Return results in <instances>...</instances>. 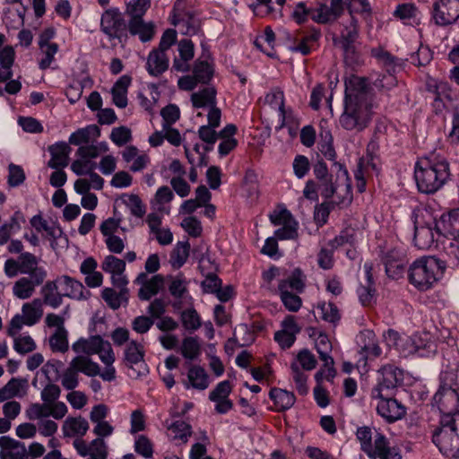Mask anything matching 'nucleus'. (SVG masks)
<instances>
[{"mask_svg": "<svg viewBox=\"0 0 459 459\" xmlns=\"http://www.w3.org/2000/svg\"><path fill=\"white\" fill-rule=\"evenodd\" d=\"M368 79L351 75L345 81L344 108L339 122L348 131L361 132L370 123L375 108Z\"/></svg>", "mask_w": 459, "mask_h": 459, "instance_id": "nucleus-1", "label": "nucleus"}, {"mask_svg": "<svg viewBox=\"0 0 459 459\" xmlns=\"http://www.w3.org/2000/svg\"><path fill=\"white\" fill-rule=\"evenodd\" d=\"M450 175L449 163L439 154L430 153L415 163L414 178L420 193H436L447 183Z\"/></svg>", "mask_w": 459, "mask_h": 459, "instance_id": "nucleus-2", "label": "nucleus"}, {"mask_svg": "<svg viewBox=\"0 0 459 459\" xmlns=\"http://www.w3.org/2000/svg\"><path fill=\"white\" fill-rule=\"evenodd\" d=\"M72 350L81 355L91 357L98 354L101 362L105 365L102 380L107 382L114 381L117 377V371L113 366L116 357L109 342L105 341L100 335H92L88 338H80L72 345Z\"/></svg>", "mask_w": 459, "mask_h": 459, "instance_id": "nucleus-3", "label": "nucleus"}, {"mask_svg": "<svg viewBox=\"0 0 459 459\" xmlns=\"http://www.w3.org/2000/svg\"><path fill=\"white\" fill-rule=\"evenodd\" d=\"M446 268L445 261L436 256H422L410 265L409 281L420 290H427L442 278Z\"/></svg>", "mask_w": 459, "mask_h": 459, "instance_id": "nucleus-4", "label": "nucleus"}, {"mask_svg": "<svg viewBox=\"0 0 459 459\" xmlns=\"http://www.w3.org/2000/svg\"><path fill=\"white\" fill-rule=\"evenodd\" d=\"M439 451L451 457H459V412L442 415L439 426L432 435Z\"/></svg>", "mask_w": 459, "mask_h": 459, "instance_id": "nucleus-5", "label": "nucleus"}, {"mask_svg": "<svg viewBox=\"0 0 459 459\" xmlns=\"http://www.w3.org/2000/svg\"><path fill=\"white\" fill-rule=\"evenodd\" d=\"M305 276L300 269L296 268L288 279L281 280L278 285L281 300L286 309L290 312H297L302 305V300L297 294L290 290L302 292L305 288Z\"/></svg>", "mask_w": 459, "mask_h": 459, "instance_id": "nucleus-6", "label": "nucleus"}, {"mask_svg": "<svg viewBox=\"0 0 459 459\" xmlns=\"http://www.w3.org/2000/svg\"><path fill=\"white\" fill-rule=\"evenodd\" d=\"M432 223L434 230H459V207L444 212L437 221L426 210L414 213V230H432Z\"/></svg>", "mask_w": 459, "mask_h": 459, "instance_id": "nucleus-7", "label": "nucleus"}, {"mask_svg": "<svg viewBox=\"0 0 459 459\" xmlns=\"http://www.w3.org/2000/svg\"><path fill=\"white\" fill-rule=\"evenodd\" d=\"M44 313L41 299L36 298L22 306V314L15 315L9 325L8 334L14 337L23 325L32 326L42 317Z\"/></svg>", "mask_w": 459, "mask_h": 459, "instance_id": "nucleus-8", "label": "nucleus"}, {"mask_svg": "<svg viewBox=\"0 0 459 459\" xmlns=\"http://www.w3.org/2000/svg\"><path fill=\"white\" fill-rule=\"evenodd\" d=\"M403 380V372L394 365H385L377 371V385L371 391V397L394 395L395 390Z\"/></svg>", "mask_w": 459, "mask_h": 459, "instance_id": "nucleus-9", "label": "nucleus"}, {"mask_svg": "<svg viewBox=\"0 0 459 459\" xmlns=\"http://www.w3.org/2000/svg\"><path fill=\"white\" fill-rule=\"evenodd\" d=\"M333 167L336 169V177L339 183L335 187L333 196L331 197L332 200L328 203H330V205L333 208L335 206L339 208H345L348 207L352 201L349 173L345 166L340 162H333Z\"/></svg>", "mask_w": 459, "mask_h": 459, "instance_id": "nucleus-10", "label": "nucleus"}, {"mask_svg": "<svg viewBox=\"0 0 459 459\" xmlns=\"http://www.w3.org/2000/svg\"><path fill=\"white\" fill-rule=\"evenodd\" d=\"M382 261L387 276L392 279H399L403 275L409 259L404 248L394 247L383 254Z\"/></svg>", "mask_w": 459, "mask_h": 459, "instance_id": "nucleus-11", "label": "nucleus"}, {"mask_svg": "<svg viewBox=\"0 0 459 459\" xmlns=\"http://www.w3.org/2000/svg\"><path fill=\"white\" fill-rule=\"evenodd\" d=\"M68 411V408L63 402L56 401L49 404L31 403L25 411L26 417L30 420L52 416L55 420L63 419Z\"/></svg>", "mask_w": 459, "mask_h": 459, "instance_id": "nucleus-12", "label": "nucleus"}, {"mask_svg": "<svg viewBox=\"0 0 459 459\" xmlns=\"http://www.w3.org/2000/svg\"><path fill=\"white\" fill-rule=\"evenodd\" d=\"M459 18V0H437L433 4V19L441 26L452 24Z\"/></svg>", "mask_w": 459, "mask_h": 459, "instance_id": "nucleus-13", "label": "nucleus"}, {"mask_svg": "<svg viewBox=\"0 0 459 459\" xmlns=\"http://www.w3.org/2000/svg\"><path fill=\"white\" fill-rule=\"evenodd\" d=\"M100 30L109 39L120 38L121 33L126 30V23L117 9H108L103 13Z\"/></svg>", "mask_w": 459, "mask_h": 459, "instance_id": "nucleus-14", "label": "nucleus"}, {"mask_svg": "<svg viewBox=\"0 0 459 459\" xmlns=\"http://www.w3.org/2000/svg\"><path fill=\"white\" fill-rule=\"evenodd\" d=\"M377 399V413L388 422H394L401 420L406 414L405 407L394 398V395L386 397H372Z\"/></svg>", "mask_w": 459, "mask_h": 459, "instance_id": "nucleus-15", "label": "nucleus"}, {"mask_svg": "<svg viewBox=\"0 0 459 459\" xmlns=\"http://www.w3.org/2000/svg\"><path fill=\"white\" fill-rule=\"evenodd\" d=\"M24 238L33 247L39 246L41 240L48 241L53 249L68 247V238L63 231H30L24 235Z\"/></svg>", "mask_w": 459, "mask_h": 459, "instance_id": "nucleus-16", "label": "nucleus"}, {"mask_svg": "<svg viewBox=\"0 0 459 459\" xmlns=\"http://www.w3.org/2000/svg\"><path fill=\"white\" fill-rule=\"evenodd\" d=\"M344 11L343 0H331L330 5L320 4L314 8L312 20L317 23H329L336 21Z\"/></svg>", "mask_w": 459, "mask_h": 459, "instance_id": "nucleus-17", "label": "nucleus"}, {"mask_svg": "<svg viewBox=\"0 0 459 459\" xmlns=\"http://www.w3.org/2000/svg\"><path fill=\"white\" fill-rule=\"evenodd\" d=\"M433 401L443 415L452 413L459 406V394L451 385H441L435 394Z\"/></svg>", "mask_w": 459, "mask_h": 459, "instance_id": "nucleus-18", "label": "nucleus"}, {"mask_svg": "<svg viewBox=\"0 0 459 459\" xmlns=\"http://www.w3.org/2000/svg\"><path fill=\"white\" fill-rule=\"evenodd\" d=\"M101 269L111 274V281L113 285H127L128 280L124 274L126 270V262L112 255H107L102 264Z\"/></svg>", "mask_w": 459, "mask_h": 459, "instance_id": "nucleus-19", "label": "nucleus"}, {"mask_svg": "<svg viewBox=\"0 0 459 459\" xmlns=\"http://www.w3.org/2000/svg\"><path fill=\"white\" fill-rule=\"evenodd\" d=\"M43 274L34 273L33 277H22L13 286V294L20 299H30L35 292L37 286L44 282Z\"/></svg>", "mask_w": 459, "mask_h": 459, "instance_id": "nucleus-20", "label": "nucleus"}, {"mask_svg": "<svg viewBox=\"0 0 459 459\" xmlns=\"http://www.w3.org/2000/svg\"><path fill=\"white\" fill-rule=\"evenodd\" d=\"M169 58L166 52L153 48L148 54L145 68L151 76L158 77L161 75L169 69Z\"/></svg>", "mask_w": 459, "mask_h": 459, "instance_id": "nucleus-21", "label": "nucleus"}, {"mask_svg": "<svg viewBox=\"0 0 459 459\" xmlns=\"http://www.w3.org/2000/svg\"><path fill=\"white\" fill-rule=\"evenodd\" d=\"M1 459H27L28 450L23 443L10 437H0Z\"/></svg>", "mask_w": 459, "mask_h": 459, "instance_id": "nucleus-22", "label": "nucleus"}, {"mask_svg": "<svg viewBox=\"0 0 459 459\" xmlns=\"http://www.w3.org/2000/svg\"><path fill=\"white\" fill-rule=\"evenodd\" d=\"M50 160L48 166L53 169H64L68 166L71 148L65 142H57L48 147Z\"/></svg>", "mask_w": 459, "mask_h": 459, "instance_id": "nucleus-23", "label": "nucleus"}, {"mask_svg": "<svg viewBox=\"0 0 459 459\" xmlns=\"http://www.w3.org/2000/svg\"><path fill=\"white\" fill-rule=\"evenodd\" d=\"M69 364L78 374L82 373L90 377L100 376L102 378L104 374V370L101 371L100 365L93 361L91 357L78 355Z\"/></svg>", "mask_w": 459, "mask_h": 459, "instance_id": "nucleus-24", "label": "nucleus"}, {"mask_svg": "<svg viewBox=\"0 0 459 459\" xmlns=\"http://www.w3.org/2000/svg\"><path fill=\"white\" fill-rule=\"evenodd\" d=\"M271 223L279 230H297L298 222L283 205L277 206L269 214Z\"/></svg>", "mask_w": 459, "mask_h": 459, "instance_id": "nucleus-25", "label": "nucleus"}, {"mask_svg": "<svg viewBox=\"0 0 459 459\" xmlns=\"http://www.w3.org/2000/svg\"><path fill=\"white\" fill-rule=\"evenodd\" d=\"M363 269L366 276V283L360 284V287L358 289V294L360 302L364 306H368L374 299L376 290L374 288V281H373V264L372 263L367 262L363 265Z\"/></svg>", "mask_w": 459, "mask_h": 459, "instance_id": "nucleus-26", "label": "nucleus"}, {"mask_svg": "<svg viewBox=\"0 0 459 459\" xmlns=\"http://www.w3.org/2000/svg\"><path fill=\"white\" fill-rule=\"evenodd\" d=\"M58 278L55 281H47L40 290L43 305L46 304L52 308H57L63 303L62 290H58Z\"/></svg>", "mask_w": 459, "mask_h": 459, "instance_id": "nucleus-27", "label": "nucleus"}, {"mask_svg": "<svg viewBox=\"0 0 459 459\" xmlns=\"http://www.w3.org/2000/svg\"><path fill=\"white\" fill-rule=\"evenodd\" d=\"M174 199L173 191L167 186L159 187L151 200V207L160 213L169 214L170 212V202Z\"/></svg>", "mask_w": 459, "mask_h": 459, "instance_id": "nucleus-28", "label": "nucleus"}, {"mask_svg": "<svg viewBox=\"0 0 459 459\" xmlns=\"http://www.w3.org/2000/svg\"><path fill=\"white\" fill-rule=\"evenodd\" d=\"M122 158L126 163H131L129 169L132 172L143 170L150 163V158L146 154H139L134 146H127L122 152Z\"/></svg>", "mask_w": 459, "mask_h": 459, "instance_id": "nucleus-29", "label": "nucleus"}, {"mask_svg": "<svg viewBox=\"0 0 459 459\" xmlns=\"http://www.w3.org/2000/svg\"><path fill=\"white\" fill-rule=\"evenodd\" d=\"M442 244L449 259L446 262V266L455 268L459 266V235H455V231H446L444 234Z\"/></svg>", "mask_w": 459, "mask_h": 459, "instance_id": "nucleus-30", "label": "nucleus"}, {"mask_svg": "<svg viewBox=\"0 0 459 459\" xmlns=\"http://www.w3.org/2000/svg\"><path fill=\"white\" fill-rule=\"evenodd\" d=\"M58 284L62 289V295L74 299H86L84 295L85 288L82 282L67 276L58 277Z\"/></svg>", "mask_w": 459, "mask_h": 459, "instance_id": "nucleus-31", "label": "nucleus"}, {"mask_svg": "<svg viewBox=\"0 0 459 459\" xmlns=\"http://www.w3.org/2000/svg\"><path fill=\"white\" fill-rule=\"evenodd\" d=\"M15 50L9 45L0 49V82L8 81L13 76L12 67L14 63Z\"/></svg>", "mask_w": 459, "mask_h": 459, "instance_id": "nucleus-32", "label": "nucleus"}, {"mask_svg": "<svg viewBox=\"0 0 459 459\" xmlns=\"http://www.w3.org/2000/svg\"><path fill=\"white\" fill-rule=\"evenodd\" d=\"M131 84V77L122 75L113 85L111 89L113 103L120 108L127 106V90Z\"/></svg>", "mask_w": 459, "mask_h": 459, "instance_id": "nucleus-33", "label": "nucleus"}, {"mask_svg": "<svg viewBox=\"0 0 459 459\" xmlns=\"http://www.w3.org/2000/svg\"><path fill=\"white\" fill-rule=\"evenodd\" d=\"M186 388L205 390L209 386V377L206 371L200 366H191L187 372V382Z\"/></svg>", "mask_w": 459, "mask_h": 459, "instance_id": "nucleus-34", "label": "nucleus"}, {"mask_svg": "<svg viewBox=\"0 0 459 459\" xmlns=\"http://www.w3.org/2000/svg\"><path fill=\"white\" fill-rule=\"evenodd\" d=\"M114 286L119 289L118 293H117L112 288H105L102 290L101 297L112 309H117L123 302H127L129 290L127 289V285Z\"/></svg>", "mask_w": 459, "mask_h": 459, "instance_id": "nucleus-35", "label": "nucleus"}, {"mask_svg": "<svg viewBox=\"0 0 459 459\" xmlns=\"http://www.w3.org/2000/svg\"><path fill=\"white\" fill-rule=\"evenodd\" d=\"M357 342L366 357H378L381 354V349L376 342L375 333L370 330H364L357 337Z\"/></svg>", "mask_w": 459, "mask_h": 459, "instance_id": "nucleus-36", "label": "nucleus"}, {"mask_svg": "<svg viewBox=\"0 0 459 459\" xmlns=\"http://www.w3.org/2000/svg\"><path fill=\"white\" fill-rule=\"evenodd\" d=\"M195 108H212L216 105V91L213 87H205L191 95Z\"/></svg>", "mask_w": 459, "mask_h": 459, "instance_id": "nucleus-37", "label": "nucleus"}, {"mask_svg": "<svg viewBox=\"0 0 459 459\" xmlns=\"http://www.w3.org/2000/svg\"><path fill=\"white\" fill-rule=\"evenodd\" d=\"M128 30L132 35H137L142 42L151 41L155 34L154 24L143 20H130Z\"/></svg>", "mask_w": 459, "mask_h": 459, "instance_id": "nucleus-38", "label": "nucleus"}, {"mask_svg": "<svg viewBox=\"0 0 459 459\" xmlns=\"http://www.w3.org/2000/svg\"><path fill=\"white\" fill-rule=\"evenodd\" d=\"M320 38V32L317 30H314L311 33L305 35L302 37L300 40L293 41L289 46V50L295 53H300L303 56L309 55Z\"/></svg>", "mask_w": 459, "mask_h": 459, "instance_id": "nucleus-39", "label": "nucleus"}, {"mask_svg": "<svg viewBox=\"0 0 459 459\" xmlns=\"http://www.w3.org/2000/svg\"><path fill=\"white\" fill-rule=\"evenodd\" d=\"M316 346L320 359L325 362V367L327 368V378L329 379L330 377H333V359L331 356H329V351L332 349V345L328 337L325 334H320L316 342Z\"/></svg>", "mask_w": 459, "mask_h": 459, "instance_id": "nucleus-40", "label": "nucleus"}, {"mask_svg": "<svg viewBox=\"0 0 459 459\" xmlns=\"http://www.w3.org/2000/svg\"><path fill=\"white\" fill-rule=\"evenodd\" d=\"M62 429L65 437H82L89 429V423L82 417H68L65 420Z\"/></svg>", "mask_w": 459, "mask_h": 459, "instance_id": "nucleus-41", "label": "nucleus"}, {"mask_svg": "<svg viewBox=\"0 0 459 459\" xmlns=\"http://www.w3.org/2000/svg\"><path fill=\"white\" fill-rule=\"evenodd\" d=\"M18 260L21 266V273L33 277L34 273H40L43 274V280L47 278V271L43 267L38 266L39 262L34 255L30 253H22L18 257Z\"/></svg>", "mask_w": 459, "mask_h": 459, "instance_id": "nucleus-42", "label": "nucleus"}, {"mask_svg": "<svg viewBox=\"0 0 459 459\" xmlns=\"http://www.w3.org/2000/svg\"><path fill=\"white\" fill-rule=\"evenodd\" d=\"M26 380L12 378L4 386L0 388V402L7 401L15 396H22L26 391Z\"/></svg>", "mask_w": 459, "mask_h": 459, "instance_id": "nucleus-43", "label": "nucleus"}, {"mask_svg": "<svg viewBox=\"0 0 459 459\" xmlns=\"http://www.w3.org/2000/svg\"><path fill=\"white\" fill-rule=\"evenodd\" d=\"M420 11L418 7L411 3H403L396 6L394 11V17L399 19L404 24H412L419 20Z\"/></svg>", "mask_w": 459, "mask_h": 459, "instance_id": "nucleus-44", "label": "nucleus"}, {"mask_svg": "<svg viewBox=\"0 0 459 459\" xmlns=\"http://www.w3.org/2000/svg\"><path fill=\"white\" fill-rule=\"evenodd\" d=\"M359 37V22L351 15L348 24L343 26L341 31V44L342 47L347 51L351 48L352 44L357 40Z\"/></svg>", "mask_w": 459, "mask_h": 459, "instance_id": "nucleus-45", "label": "nucleus"}, {"mask_svg": "<svg viewBox=\"0 0 459 459\" xmlns=\"http://www.w3.org/2000/svg\"><path fill=\"white\" fill-rule=\"evenodd\" d=\"M269 396L274 402L277 411H286L290 409L293 406L296 400L293 393L281 388H272Z\"/></svg>", "mask_w": 459, "mask_h": 459, "instance_id": "nucleus-46", "label": "nucleus"}, {"mask_svg": "<svg viewBox=\"0 0 459 459\" xmlns=\"http://www.w3.org/2000/svg\"><path fill=\"white\" fill-rule=\"evenodd\" d=\"M437 237L435 238L433 231H414L413 234V242L414 245L419 249H429L432 246L435 245V243H437L440 241L439 238L444 237V235L441 234V231H436Z\"/></svg>", "mask_w": 459, "mask_h": 459, "instance_id": "nucleus-47", "label": "nucleus"}, {"mask_svg": "<svg viewBox=\"0 0 459 459\" xmlns=\"http://www.w3.org/2000/svg\"><path fill=\"white\" fill-rule=\"evenodd\" d=\"M317 316L325 322L335 325L341 319V315L337 307L329 302H321L316 307Z\"/></svg>", "mask_w": 459, "mask_h": 459, "instance_id": "nucleus-48", "label": "nucleus"}, {"mask_svg": "<svg viewBox=\"0 0 459 459\" xmlns=\"http://www.w3.org/2000/svg\"><path fill=\"white\" fill-rule=\"evenodd\" d=\"M163 281L164 279L160 274L154 275L139 290V298L143 300L150 299L159 292Z\"/></svg>", "mask_w": 459, "mask_h": 459, "instance_id": "nucleus-49", "label": "nucleus"}, {"mask_svg": "<svg viewBox=\"0 0 459 459\" xmlns=\"http://www.w3.org/2000/svg\"><path fill=\"white\" fill-rule=\"evenodd\" d=\"M265 101L278 108L279 117L281 121V126H284L287 119V111L284 108L283 92L280 90H273L265 96Z\"/></svg>", "mask_w": 459, "mask_h": 459, "instance_id": "nucleus-50", "label": "nucleus"}, {"mask_svg": "<svg viewBox=\"0 0 459 459\" xmlns=\"http://www.w3.org/2000/svg\"><path fill=\"white\" fill-rule=\"evenodd\" d=\"M374 447V450H372V457L377 455L380 459H391L398 455V454L392 451L387 439L380 433L377 434L375 437Z\"/></svg>", "mask_w": 459, "mask_h": 459, "instance_id": "nucleus-51", "label": "nucleus"}, {"mask_svg": "<svg viewBox=\"0 0 459 459\" xmlns=\"http://www.w3.org/2000/svg\"><path fill=\"white\" fill-rule=\"evenodd\" d=\"M143 351L136 342L132 341L125 350V363L127 367L133 368L134 365H137L143 361Z\"/></svg>", "mask_w": 459, "mask_h": 459, "instance_id": "nucleus-52", "label": "nucleus"}, {"mask_svg": "<svg viewBox=\"0 0 459 459\" xmlns=\"http://www.w3.org/2000/svg\"><path fill=\"white\" fill-rule=\"evenodd\" d=\"M190 245L187 241H179L170 255V263L174 268H180L189 256Z\"/></svg>", "mask_w": 459, "mask_h": 459, "instance_id": "nucleus-53", "label": "nucleus"}, {"mask_svg": "<svg viewBox=\"0 0 459 459\" xmlns=\"http://www.w3.org/2000/svg\"><path fill=\"white\" fill-rule=\"evenodd\" d=\"M49 346L54 352H66L69 349L68 331H55L49 337Z\"/></svg>", "mask_w": 459, "mask_h": 459, "instance_id": "nucleus-54", "label": "nucleus"}, {"mask_svg": "<svg viewBox=\"0 0 459 459\" xmlns=\"http://www.w3.org/2000/svg\"><path fill=\"white\" fill-rule=\"evenodd\" d=\"M321 140L318 143V150L329 160L335 161L336 152L333 145V136L329 130L322 131Z\"/></svg>", "mask_w": 459, "mask_h": 459, "instance_id": "nucleus-55", "label": "nucleus"}, {"mask_svg": "<svg viewBox=\"0 0 459 459\" xmlns=\"http://www.w3.org/2000/svg\"><path fill=\"white\" fill-rule=\"evenodd\" d=\"M181 354L184 358L194 360L201 354V344L196 337H186L181 345Z\"/></svg>", "mask_w": 459, "mask_h": 459, "instance_id": "nucleus-56", "label": "nucleus"}, {"mask_svg": "<svg viewBox=\"0 0 459 459\" xmlns=\"http://www.w3.org/2000/svg\"><path fill=\"white\" fill-rule=\"evenodd\" d=\"M187 283L186 279L181 273L170 277L169 291L175 299H183L187 294Z\"/></svg>", "mask_w": 459, "mask_h": 459, "instance_id": "nucleus-57", "label": "nucleus"}, {"mask_svg": "<svg viewBox=\"0 0 459 459\" xmlns=\"http://www.w3.org/2000/svg\"><path fill=\"white\" fill-rule=\"evenodd\" d=\"M42 58L39 62V67L41 70H46L51 67V65L55 62V56L59 50L58 44L51 45H39Z\"/></svg>", "mask_w": 459, "mask_h": 459, "instance_id": "nucleus-58", "label": "nucleus"}, {"mask_svg": "<svg viewBox=\"0 0 459 459\" xmlns=\"http://www.w3.org/2000/svg\"><path fill=\"white\" fill-rule=\"evenodd\" d=\"M108 151V143L100 142L79 147L78 154L83 159H94Z\"/></svg>", "mask_w": 459, "mask_h": 459, "instance_id": "nucleus-59", "label": "nucleus"}, {"mask_svg": "<svg viewBox=\"0 0 459 459\" xmlns=\"http://www.w3.org/2000/svg\"><path fill=\"white\" fill-rule=\"evenodd\" d=\"M193 73L199 82L207 83L213 75V67L208 61L197 60Z\"/></svg>", "mask_w": 459, "mask_h": 459, "instance_id": "nucleus-60", "label": "nucleus"}, {"mask_svg": "<svg viewBox=\"0 0 459 459\" xmlns=\"http://www.w3.org/2000/svg\"><path fill=\"white\" fill-rule=\"evenodd\" d=\"M151 6V0H132L127 5L130 20H142Z\"/></svg>", "mask_w": 459, "mask_h": 459, "instance_id": "nucleus-61", "label": "nucleus"}, {"mask_svg": "<svg viewBox=\"0 0 459 459\" xmlns=\"http://www.w3.org/2000/svg\"><path fill=\"white\" fill-rule=\"evenodd\" d=\"M182 325L186 330L195 331L201 326V318L194 308H188L181 313Z\"/></svg>", "mask_w": 459, "mask_h": 459, "instance_id": "nucleus-62", "label": "nucleus"}, {"mask_svg": "<svg viewBox=\"0 0 459 459\" xmlns=\"http://www.w3.org/2000/svg\"><path fill=\"white\" fill-rule=\"evenodd\" d=\"M347 6L351 16L353 13L367 17L372 14V7L368 0H347Z\"/></svg>", "mask_w": 459, "mask_h": 459, "instance_id": "nucleus-63", "label": "nucleus"}, {"mask_svg": "<svg viewBox=\"0 0 459 459\" xmlns=\"http://www.w3.org/2000/svg\"><path fill=\"white\" fill-rule=\"evenodd\" d=\"M169 430L173 434L174 439H181L183 442L187 441V437L191 436V427L183 420H177L169 427Z\"/></svg>", "mask_w": 459, "mask_h": 459, "instance_id": "nucleus-64", "label": "nucleus"}]
</instances>
